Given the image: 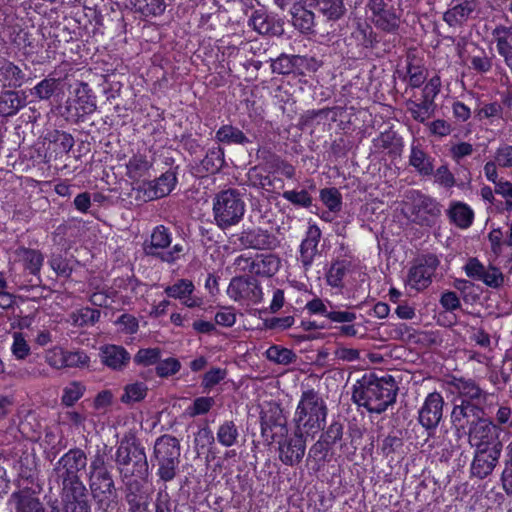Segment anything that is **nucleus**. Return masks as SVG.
<instances>
[{
	"mask_svg": "<svg viewBox=\"0 0 512 512\" xmlns=\"http://www.w3.org/2000/svg\"><path fill=\"white\" fill-rule=\"evenodd\" d=\"M152 165L153 162L149 160L147 156L142 154H135L126 164L127 175L129 178L134 180L141 178L148 173Z\"/></svg>",
	"mask_w": 512,
	"mask_h": 512,
	"instance_id": "obj_32",
	"label": "nucleus"
},
{
	"mask_svg": "<svg viewBox=\"0 0 512 512\" xmlns=\"http://www.w3.org/2000/svg\"><path fill=\"white\" fill-rule=\"evenodd\" d=\"M25 79V73L22 69L11 62L2 63V85L9 87H19Z\"/></svg>",
	"mask_w": 512,
	"mask_h": 512,
	"instance_id": "obj_36",
	"label": "nucleus"
},
{
	"mask_svg": "<svg viewBox=\"0 0 512 512\" xmlns=\"http://www.w3.org/2000/svg\"><path fill=\"white\" fill-rule=\"evenodd\" d=\"M465 433L468 435L470 445L475 447L476 450L489 449L490 447L502 449L498 427L486 417H483Z\"/></svg>",
	"mask_w": 512,
	"mask_h": 512,
	"instance_id": "obj_9",
	"label": "nucleus"
},
{
	"mask_svg": "<svg viewBox=\"0 0 512 512\" xmlns=\"http://www.w3.org/2000/svg\"><path fill=\"white\" fill-rule=\"evenodd\" d=\"M502 449L490 447L489 449L475 450L470 472L473 477L484 479L489 476L496 467Z\"/></svg>",
	"mask_w": 512,
	"mask_h": 512,
	"instance_id": "obj_17",
	"label": "nucleus"
},
{
	"mask_svg": "<svg viewBox=\"0 0 512 512\" xmlns=\"http://www.w3.org/2000/svg\"><path fill=\"white\" fill-rule=\"evenodd\" d=\"M304 5L322 14L328 20H339L346 12L344 0H302Z\"/></svg>",
	"mask_w": 512,
	"mask_h": 512,
	"instance_id": "obj_22",
	"label": "nucleus"
},
{
	"mask_svg": "<svg viewBox=\"0 0 512 512\" xmlns=\"http://www.w3.org/2000/svg\"><path fill=\"white\" fill-rule=\"evenodd\" d=\"M306 57L300 55H287L282 53L276 59H271L272 73L289 75L306 61Z\"/></svg>",
	"mask_w": 512,
	"mask_h": 512,
	"instance_id": "obj_25",
	"label": "nucleus"
},
{
	"mask_svg": "<svg viewBox=\"0 0 512 512\" xmlns=\"http://www.w3.org/2000/svg\"><path fill=\"white\" fill-rule=\"evenodd\" d=\"M89 488L93 498L101 505H109L116 497V487L110 471L88 474Z\"/></svg>",
	"mask_w": 512,
	"mask_h": 512,
	"instance_id": "obj_15",
	"label": "nucleus"
},
{
	"mask_svg": "<svg viewBox=\"0 0 512 512\" xmlns=\"http://www.w3.org/2000/svg\"><path fill=\"white\" fill-rule=\"evenodd\" d=\"M224 163V152L220 147L208 150L204 159H202L199 172L214 174L218 172Z\"/></svg>",
	"mask_w": 512,
	"mask_h": 512,
	"instance_id": "obj_33",
	"label": "nucleus"
},
{
	"mask_svg": "<svg viewBox=\"0 0 512 512\" xmlns=\"http://www.w3.org/2000/svg\"><path fill=\"white\" fill-rule=\"evenodd\" d=\"M321 238V231L316 225L308 228L307 236L300 245V260L303 266L308 269L318 252V244Z\"/></svg>",
	"mask_w": 512,
	"mask_h": 512,
	"instance_id": "obj_23",
	"label": "nucleus"
},
{
	"mask_svg": "<svg viewBox=\"0 0 512 512\" xmlns=\"http://www.w3.org/2000/svg\"><path fill=\"white\" fill-rule=\"evenodd\" d=\"M280 264L279 257L274 254L256 255L254 275L271 277L278 272Z\"/></svg>",
	"mask_w": 512,
	"mask_h": 512,
	"instance_id": "obj_30",
	"label": "nucleus"
},
{
	"mask_svg": "<svg viewBox=\"0 0 512 512\" xmlns=\"http://www.w3.org/2000/svg\"><path fill=\"white\" fill-rule=\"evenodd\" d=\"M226 376V369L211 368L203 375L201 385L205 389H210L224 380Z\"/></svg>",
	"mask_w": 512,
	"mask_h": 512,
	"instance_id": "obj_58",
	"label": "nucleus"
},
{
	"mask_svg": "<svg viewBox=\"0 0 512 512\" xmlns=\"http://www.w3.org/2000/svg\"><path fill=\"white\" fill-rule=\"evenodd\" d=\"M147 391L148 388L143 382L128 384L124 389L121 401L126 404L141 401L145 398Z\"/></svg>",
	"mask_w": 512,
	"mask_h": 512,
	"instance_id": "obj_45",
	"label": "nucleus"
},
{
	"mask_svg": "<svg viewBox=\"0 0 512 512\" xmlns=\"http://www.w3.org/2000/svg\"><path fill=\"white\" fill-rule=\"evenodd\" d=\"M327 413V405L319 392L307 389L302 392L294 413L295 429L306 437L314 436L324 429Z\"/></svg>",
	"mask_w": 512,
	"mask_h": 512,
	"instance_id": "obj_3",
	"label": "nucleus"
},
{
	"mask_svg": "<svg viewBox=\"0 0 512 512\" xmlns=\"http://www.w3.org/2000/svg\"><path fill=\"white\" fill-rule=\"evenodd\" d=\"M171 244V235L168 232V229L163 225L157 226L154 228L150 242L144 243V252L146 255L159 257L161 259V252L159 250L168 248Z\"/></svg>",
	"mask_w": 512,
	"mask_h": 512,
	"instance_id": "obj_24",
	"label": "nucleus"
},
{
	"mask_svg": "<svg viewBox=\"0 0 512 512\" xmlns=\"http://www.w3.org/2000/svg\"><path fill=\"white\" fill-rule=\"evenodd\" d=\"M409 164L423 176H429L433 174V160L418 145H412L411 147Z\"/></svg>",
	"mask_w": 512,
	"mask_h": 512,
	"instance_id": "obj_28",
	"label": "nucleus"
},
{
	"mask_svg": "<svg viewBox=\"0 0 512 512\" xmlns=\"http://www.w3.org/2000/svg\"><path fill=\"white\" fill-rule=\"evenodd\" d=\"M454 386L458 392L454 401L469 403L485 409L488 393L482 390L475 381L471 379H455Z\"/></svg>",
	"mask_w": 512,
	"mask_h": 512,
	"instance_id": "obj_18",
	"label": "nucleus"
},
{
	"mask_svg": "<svg viewBox=\"0 0 512 512\" xmlns=\"http://www.w3.org/2000/svg\"><path fill=\"white\" fill-rule=\"evenodd\" d=\"M63 508L52 506L51 512H90L89 501L62 500Z\"/></svg>",
	"mask_w": 512,
	"mask_h": 512,
	"instance_id": "obj_59",
	"label": "nucleus"
},
{
	"mask_svg": "<svg viewBox=\"0 0 512 512\" xmlns=\"http://www.w3.org/2000/svg\"><path fill=\"white\" fill-rule=\"evenodd\" d=\"M100 361L114 371L124 370L130 363V353L120 345L107 344L99 349Z\"/></svg>",
	"mask_w": 512,
	"mask_h": 512,
	"instance_id": "obj_19",
	"label": "nucleus"
},
{
	"mask_svg": "<svg viewBox=\"0 0 512 512\" xmlns=\"http://www.w3.org/2000/svg\"><path fill=\"white\" fill-rule=\"evenodd\" d=\"M177 182L176 174L173 171H166L159 178L149 184V196L151 198H162L168 195Z\"/></svg>",
	"mask_w": 512,
	"mask_h": 512,
	"instance_id": "obj_27",
	"label": "nucleus"
},
{
	"mask_svg": "<svg viewBox=\"0 0 512 512\" xmlns=\"http://www.w3.org/2000/svg\"><path fill=\"white\" fill-rule=\"evenodd\" d=\"M239 431L234 421H224L217 430L216 439L224 447H232L238 441Z\"/></svg>",
	"mask_w": 512,
	"mask_h": 512,
	"instance_id": "obj_37",
	"label": "nucleus"
},
{
	"mask_svg": "<svg viewBox=\"0 0 512 512\" xmlns=\"http://www.w3.org/2000/svg\"><path fill=\"white\" fill-rule=\"evenodd\" d=\"M260 424L271 426L272 428L279 426L282 430L287 431L286 420L283 416L282 409L276 404L270 405L267 410L261 412Z\"/></svg>",
	"mask_w": 512,
	"mask_h": 512,
	"instance_id": "obj_41",
	"label": "nucleus"
},
{
	"mask_svg": "<svg viewBox=\"0 0 512 512\" xmlns=\"http://www.w3.org/2000/svg\"><path fill=\"white\" fill-rule=\"evenodd\" d=\"M25 105V99L17 91H2V116L14 115Z\"/></svg>",
	"mask_w": 512,
	"mask_h": 512,
	"instance_id": "obj_40",
	"label": "nucleus"
},
{
	"mask_svg": "<svg viewBox=\"0 0 512 512\" xmlns=\"http://www.w3.org/2000/svg\"><path fill=\"white\" fill-rule=\"evenodd\" d=\"M485 417V409L464 404L463 402L454 401V406L451 412V423L455 426L457 431L466 432V428H471L474 424Z\"/></svg>",
	"mask_w": 512,
	"mask_h": 512,
	"instance_id": "obj_16",
	"label": "nucleus"
},
{
	"mask_svg": "<svg viewBox=\"0 0 512 512\" xmlns=\"http://www.w3.org/2000/svg\"><path fill=\"white\" fill-rule=\"evenodd\" d=\"M376 27L386 32H394L399 27V16L392 7H387L376 16L370 17Z\"/></svg>",
	"mask_w": 512,
	"mask_h": 512,
	"instance_id": "obj_35",
	"label": "nucleus"
},
{
	"mask_svg": "<svg viewBox=\"0 0 512 512\" xmlns=\"http://www.w3.org/2000/svg\"><path fill=\"white\" fill-rule=\"evenodd\" d=\"M439 264L440 261L434 254L418 257L409 269L406 285L416 291L425 290L431 285Z\"/></svg>",
	"mask_w": 512,
	"mask_h": 512,
	"instance_id": "obj_8",
	"label": "nucleus"
},
{
	"mask_svg": "<svg viewBox=\"0 0 512 512\" xmlns=\"http://www.w3.org/2000/svg\"><path fill=\"white\" fill-rule=\"evenodd\" d=\"M87 464V455L81 448L70 449L56 461L50 480L61 486L62 500L88 501V489L80 477Z\"/></svg>",
	"mask_w": 512,
	"mask_h": 512,
	"instance_id": "obj_1",
	"label": "nucleus"
},
{
	"mask_svg": "<svg viewBox=\"0 0 512 512\" xmlns=\"http://www.w3.org/2000/svg\"><path fill=\"white\" fill-rule=\"evenodd\" d=\"M181 445L178 438L170 434L159 436L153 447L152 461L157 466V475L164 482L175 479L178 473Z\"/></svg>",
	"mask_w": 512,
	"mask_h": 512,
	"instance_id": "obj_5",
	"label": "nucleus"
},
{
	"mask_svg": "<svg viewBox=\"0 0 512 512\" xmlns=\"http://www.w3.org/2000/svg\"><path fill=\"white\" fill-rule=\"evenodd\" d=\"M343 429V425L340 422L334 421L328 426V428L321 434L320 437L332 447L342 439Z\"/></svg>",
	"mask_w": 512,
	"mask_h": 512,
	"instance_id": "obj_61",
	"label": "nucleus"
},
{
	"mask_svg": "<svg viewBox=\"0 0 512 512\" xmlns=\"http://www.w3.org/2000/svg\"><path fill=\"white\" fill-rule=\"evenodd\" d=\"M59 85V80L56 78L48 77L40 81L32 90L31 94L40 100H48L56 91Z\"/></svg>",
	"mask_w": 512,
	"mask_h": 512,
	"instance_id": "obj_44",
	"label": "nucleus"
},
{
	"mask_svg": "<svg viewBox=\"0 0 512 512\" xmlns=\"http://www.w3.org/2000/svg\"><path fill=\"white\" fill-rule=\"evenodd\" d=\"M216 139L225 144L245 145L250 142L239 128L232 125H223L220 127L216 132Z\"/></svg>",
	"mask_w": 512,
	"mask_h": 512,
	"instance_id": "obj_34",
	"label": "nucleus"
},
{
	"mask_svg": "<svg viewBox=\"0 0 512 512\" xmlns=\"http://www.w3.org/2000/svg\"><path fill=\"white\" fill-rule=\"evenodd\" d=\"M139 8L145 15H161L166 8L164 0H139Z\"/></svg>",
	"mask_w": 512,
	"mask_h": 512,
	"instance_id": "obj_62",
	"label": "nucleus"
},
{
	"mask_svg": "<svg viewBox=\"0 0 512 512\" xmlns=\"http://www.w3.org/2000/svg\"><path fill=\"white\" fill-rule=\"evenodd\" d=\"M492 36L496 42L497 52L503 57L505 64L512 73V37L504 36L494 29Z\"/></svg>",
	"mask_w": 512,
	"mask_h": 512,
	"instance_id": "obj_43",
	"label": "nucleus"
},
{
	"mask_svg": "<svg viewBox=\"0 0 512 512\" xmlns=\"http://www.w3.org/2000/svg\"><path fill=\"white\" fill-rule=\"evenodd\" d=\"M230 298L235 301H248L259 303L263 298V293L259 282L249 277H234L227 289Z\"/></svg>",
	"mask_w": 512,
	"mask_h": 512,
	"instance_id": "obj_13",
	"label": "nucleus"
},
{
	"mask_svg": "<svg viewBox=\"0 0 512 512\" xmlns=\"http://www.w3.org/2000/svg\"><path fill=\"white\" fill-rule=\"evenodd\" d=\"M160 356L161 350L159 348L140 349L134 356V362L139 365L150 366L158 364Z\"/></svg>",
	"mask_w": 512,
	"mask_h": 512,
	"instance_id": "obj_51",
	"label": "nucleus"
},
{
	"mask_svg": "<svg viewBox=\"0 0 512 512\" xmlns=\"http://www.w3.org/2000/svg\"><path fill=\"white\" fill-rule=\"evenodd\" d=\"M24 267L32 274L39 273L43 264V255L41 252L32 249H24L22 252Z\"/></svg>",
	"mask_w": 512,
	"mask_h": 512,
	"instance_id": "obj_47",
	"label": "nucleus"
},
{
	"mask_svg": "<svg viewBox=\"0 0 512 512\" xmlns=\"http://www.w3.org/2000/svg\"><path fill=\"white\" fill-rule=\"evenodd\" d=\"M292 24L302 33H310L315 26V14L313 9L295 5L292 10Z\"/></svg>",
	"mask_w": 512,
	"mask_h": 512,
	"instance_id": "obj_26",
	"label": "nucleus"
},
{
	"mask_svg": "<svg viewBox=\"0 0 512 512\" xmlns=\"http://www.w3.org/2000/svg\"><path fill=\"white\" fill-rule=\"evenodd\" d=\"M282 197L295 206L308 208L312 205V197L306 190H289L282 194Z\"/></svg>",
	"mask_w": 512,
	"mask_h": 512,
	"instance_id": "obj_52",
	"label": "nucleus"
},
{
	"mask_svg": "<svg viewBox=\"0 0 512 512\" xmlns=\"http://www.w3.org/2000/svg\"><path fill=\"white\" fill-rule=\"evenodd\" d=\"M415 56H407V76L408 83L412 88L420 87L426 80V70L423 66L416 63Z\"/></svg>",
	"mask_w": 512,
	"mask_h": 512,
	"instance_id": "obj_42",
	"label": "nucleus"
},
{
	"mask_svg": "<svg viewBox=\"0 0 512 512\" xmlns=\"http://www.w3.org/2000/svg\"><path fill=\"white\" fill-rule=\"evenodd\" d=\"M320 198L331 212H337L341 209V194L336 188L322 189Z\"/></svg>",
	"mask_w": 512,
	"mask_h": 512,
	"instance_id": "obj_48",
	"label": "nucleus"
},
{
	"mask_svg": "<svg viewBox=\"0 0 512 512\" xmlns=\"http://www.w3.org/2000/svg\"><path fill=\"white\" fill-rule=\"evenodd\" d=\"M503 106L498 102L485 104L477 110L476 117L482 119H503Z\"/></svg>",
	"mask_w": 512,
	"mask_h": 512,
	"instance_id": "obj_57",
	"label": "nucleus"
},
{
	"mask_svg": "<svg viewBox=\"0 0 512 512\" xmlns=\"http://www.w3.org/2000/svg\"><path fill=\"white\" fill-rule=\"evenodd\" d=\"M347 271V264L345 261H336L334 262L328 273H327V282L332 287H339L342 284V280Z\"/></svg>",
	"mask_w": 512,
	"mask_h": 512,
	"instance_id": "obj_49",
	"label": "nucleus"
},
{
	"mask_svg": "<svg viewBox=\"0 0 512 512\" xmlns=\"http://www.w3.org/2000/svg\"><path fill=\"white\" fill-rule=\"evenodd\" d=\"M453 6L443 16L450 27H460L466 23L478 6L477 0H452Z\"/></svg>",
	"mask_w": 512,
	"mask_h": 512,
	"instance_id": "obj_20",
	"label": "nucleus"
},
{
	"mask_svg": "<svg viewBox=\"0 0 512 512\" xmlns=\"http://www.w3.org/2000/svg\"><path fill=\"white\" fill-rule=\"evenodd\" d=\"M50 267L58 276L68 278L73 272L72 261L63 258L61 255H53L49 260Z\"/></svg>",
	"mask_w": 512,
	"mask_h": 512,
	"instance_id": "obj_50",
	"label": "nucleus"
},
{
	"mask_svg": "<svg viewBox=\"0 0 512 512\" xmlns=\"http://www.w3.org/2000/svg\"><path fill=\"white\" fill-rule=\"evenodd\" d=\"M195 286L191 280L179 279L173 285L167 286L164 289L168 297L179 299L183 305L188 308L199 307L202 304V299L193 296Z\"/></svg>",
	"mask_w": 512,
	"mask_h": 512,
	"instance_id": "obj_21",
	"label": "nucleus"
},
{
	"mask_svg": "<svg viewBox=\"0 0 512 512\" xmlns=\"http://www.w3.org/2000/svg\"><path fill=\"white\" fill-rule=\"evenodd\" d=\"M249 25L261 35L275 34V20L264 8L252 12Z\"/></svg>",
	"mask_w": 512,
	"mask_h": 512,
	"instance_id": "obj_29",
	"label": "nucleus"
},
{
	"mask_svg": "<svg viewBox=\"0 0 512 512\" xmlns=\"http://www.w3.org/2000/svg\"><path fill=\"white\" fill-rule=\"evenodd\" d=\"M100 315V310L90 307H84L76 311H73L70 314V319L74 326L84 327L94 325L96 322L99 321Z\"/></svg>",
	"mask_w": 512,
	"mask_h": 512,
	"instance_id": "obj_38",
	"label": "nucleus"
},
{
	"mask_svg": "<svg viewBox=\"0 0 512 512\" xmlns=\"http://www.w3.org/2000/svg\"><path fill=\"white\" fill-rule=\"evenodd\" d=\"M181 368V363L178 359L170 357L165 360L158 362L156 366V374L159 377L166 378L172 375H175L179 372Z\"/></svg>",
	"mask_w": 512,
	"mask_h": 512,
	"instance_id": "obj_55",
	"label": "nucleus"
},
{
	"mask_svg": "<svg viewBox=\"0 0 512 512\" xmlns=\"http://www.w3.org/2000/svg\"><path fill=\"white\" fill-rule=\"evenodd\" d=\"M84 393V387L78 382H72L64 388L62 403L66 406H72L78 401Z\"/></svg>",
	"mask_w": 512,
	"mask_h": 512,
	"instance_id": "obj_56",
	"label": "nucleus"
},
{
	"mask_svg": "<svg viewBox=\"0 0 512 512\" xmlns=\"http://www.w3.org/2000/svg\"><path fill=\"white\" fill-rule=\"evenodd\" d=\"M64 367H85L89 363L88 355L83 351H63Z\"/></svg>",
	"mask_w": 512,
	"mask_h": 512,
	"instance_id": "obj_54",
	"label": "nucleus"
},
{
	"mask_svg": "<svg viewBox=\"0 0 512 512\" xmlns=\"http://www.w3.org/2000/svg\"><path fill=\"white\" fill-rule=\"evenodd\" d=\"M245 213V202L237 189L219 192L213 201V215L216 225L225 230L237 225Z\"/></svg>",
	"mask_w": 512,
	"mask_h": 512,
	"instance_id": "obj_6",
	"label": "nucleus"
},
{
	"mask_svg": "<svg viewBox=\"0 0 512 512\" xmlns=\"http://www.w3.org/2000/svg\"><path fill=\"white\" fill-rule=\"evenodd\" d=\"M413 221L422 226H432L441 214L439 203L429 196L417 194L412 205Z\"/></svg>",
	"mask_w": 512,
	"mask_h": 512,
	"instance_id": "obj_14",
	"label": "nucleus"
},
{
	"mask_svg": "<svg viewBox=\"0 0 512 512\" xmlns=\"http://www.w3.org/2000/svg\"><path fill=\"white\" fill-rule=\"evenodd\" d=\"M19 491L11 495L10 503L15 505L16 512H46L42 503L34 496L35 473L33 470L20 473Z\"/></svg>",
	"mask_w": 512,
	"mask_h": 512,
	"instance_id": "obj_7",
	"label": "nucleus"
},
{
	"mask_svg": "<svg viewBox=\"0 0 512 512\" xmlns=\"http://www.w3.org/2000/svg\"><path fill=\"white\" fill-rule=\"evenodd\" d=\"M305 436L295 429L293 435L278 441V457L284 465L293 467L301 463L306 452Z\"/></svg>",
	"mask_w": 512,
	"mask_h": 512,
	"instance_id": "obj_12",
	"label": "nucleus"
},
{
	"mask_svg": "<svg viewBox=\"0 0 512 512\" xmlns=\"http://www.w3.org/2000/svg\"><path fill=\"white\" fill-rule=\"evenodd\" d=\"M397 391L398 386L392 376L378 378L370 375L354 386L352 399L369 412L380 414L396 401Z\"/></svg>",
	"mask_w": 512,
	"mask_h": 512,
	"instance_id": "obj_2",
	"label": "nucleus"
},
{
	"mask_svg": "<svg viewBox=\"0 0 512 512\" xmlns=\"http://www.w3.org/2000/svg\"><path fill=\"white\" fill-rule=\"evenodd\" d=\"M13 344L11 347L13 355L18 359H24L30 353V347L21 333L13 334Z\"/></svg>",
	"mask_w": 512,
	"mask_h": 512,
	"instance_id": "obj_63",
	"label": "nucleus"
},
{
	"mask_svg": "<svg viewBox=\"0 0 512 512\" xmlns=\"http://www.w3.org/2000/svg\"><path fill=\"white\" fill-rule=\"evenodd\" d=\"M449 217L456 226L466 229L471 226L474 213L468 205L458 202L449 209Z\"/></svg>",
	"mask_w": 512,
	"mask_h": 512,
	"instance_id": "obj_31",
	"label": "nucleus"
},
{
	"mask_svg": "<svg viewBox=\"0 0 512 512\" xmlns=\"http://www.w3.org/2000/svg\"><path fill=\"white\" fill-rule=\"evenodd\" d=\"M266 356L270 361L283 365L290 364L296 359V355L292 350L279 346H271L266 351Z\"/></svg>",
	"mask_w": 512,
	"mask_h": 512,
	"instance_id": "obj_46",
	"label": "nucleus"
},
{
	"mask_svg": "<svg viewBox=\"0 0 512 512\" xmlns=\"http://www.w3.org/2000/svg\"><path fill=\"white\" fill-rule=\"evenodd\" d=\"M114 461L121 479H144L149 465L144 447L133 434L125 435L117 446Z\"/></svg>",
	"mask_w": 512,
	"mask_h": 512,
	"instance_id": "obj_4",
	"label": "nucleus"
},
{
	"mask_svg": "<svg viewBox=\"0 0 512 512\" xmlns=\"http://www.w3.org/2000/svg\"><path fill=\"white\" fill-rule=\"evenodd\" d=\"M398 145H400L399 139L393 131L382 132L374 139V146L378 149L394 150Z\"/></svg>",
	"mask_w": 512,
	"mask_h": 512,
	"instance_id": "obj_60",
	"label": "nucleus"
},
{
	"mask_svg": "<svg viewBox=\"0 0 512 512\" xmlns=\"http://www.w3.org/2000/svg\"><path fill=\"white\" fill-rule=\"evenodd\" d=\"M495 161L500 167H512V146H500L495 152Z\"/></svg>",
	"mask_w": 512,
	"mask_h": 512,
	"instance_id": "obj_64",
	"label": "nucleus"
},
{
	"mask_svg": "<svg viewBox=\"0 0 512 512\" xmlns=\"http://www.w3.org/2000/svg\"><path fill=\"white\" fill-rule=\"evenodd\" d=\"M233 237H235L233 244L241 248L274 250L280 245V241L275 234L262 228L243 230Z\"/></svg>",
	"mask_w": 512,
	"mask_h": 512,
	"instance_id": "obj_10",
	"label": "nucleus"
},
{
	"mask_svg": "<svg viewBox=\"0 0 512 512\" xmlns=\"http://www.w3.org/2000/svg\"><path fill=\"white\" fill-rule=\"evenodd\" d=\"M435 104L422 98V101L417 103L415 101L408 102V111L412 118L420 123H424L427 119L431 118L435 112Z\"/></svg>",
	"mask_w": 512,
	"mask_h": 512,
	"instance_id": "obj_39",
	"label": "nucleus"
},
{
	"mask_svg": "<svg viewBox=\"0 0 512 512\" xmlns=\"http://www.w3.org/2000/svg\"><path fill=\"white\" fill-rule=\"evenodd\" d=\"M331 446L321 437L317 440L308 451V459H312L316 463H324Z\"/></svg>",
	"mask_w": 512,
	"mask_h": 512,
	"instance_id": "obj_53",
	"label": "nucleus"
},
{
	"mask_svg": "<svg viewBox=\"0 0 512 512\" xmlns=\"http://www.w3.org/2000/svg\"><path fill=\"white\" fill-rule=\"evenodd\" d=\"M444 399L438 392L429 393L418 410L419 424L431 435L443 417Z\"/></svg>",
	"mask_w": 512,
	"mask_h": 512,
	"instance_id": "obj_11",
	"label": "nucleus"
}]
</instances>
